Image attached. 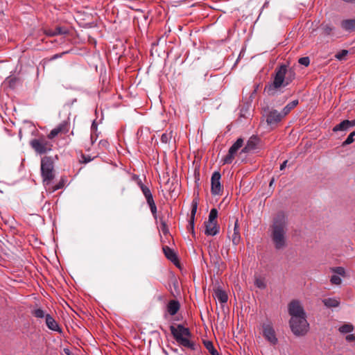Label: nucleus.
Instances as JSON below:
<instances>
[{"mask_svg": "<svg viewBox=\"0 0 355 355\" xmlns=\"http://www.w3.org/2000/svg\"><path fill=\"white\" fill-rule=\"evenodd\" d=\"M94 158H95V157H91V156H89V155H85L82 153L80 155V159H79V162L81 164H87V163L90 162L91 161H92Z\"/></svg>", "mask_w": 355, "mask_h": 355, "instance_id": "36", "label": "nucleus"}, {"mask_svg": "<svg viewBox=\"0 0 355 355\" xmlns=\"http://www.w3.org/2000/svg\"><path fill=\"white\" fill-rule=\"evenodd\" d=\"M31 148L40 155H44L51 150L53 144L47 137L41 136L30 141Z\"/></svg>", "mask_w": 355, "mask_h": 355, "instance_id": "6", "label": "nucleus"}, {"mask_svg": "<svg viewBox=\"0 0 355 355\" xmlns=\"http://www.w3.org/2000/svg\"><path fill=\"white\" fill-rule=\"evenodd\" d=\"M263 336L271 345H276L278 339L276 336L275 331L270 322L263 323L262 324Z\"/></svg>", "mask_w": 355, "mask_h": 355, "instance_id": "9", "label": "nucleus"}, {"mask_svg": "<svg viewBox=\"0 0 355 355\" xmlns=\"http://www.w3.org/2000/svg\"><path fill=\"white\" fill-rule=\"evenodd\" d=\"M322 303L327 308H336L340 305V301L334 297H329L322 300Z\"/></svg>", "mask_w": 355, "mask_h": 355, "instance_id": "22", "label": "nucleus"}, {"mask_svg": "<svg viewBox=\"0 0 355 355\" xmlns=\"http://www.w3.org/2000/svg\"><path fill=\"white\" fill-rule=\"evenodd\" d=\"M97 128V125L95 123V121L93 122L92 125V130H94V129H96Z\"/></svg>", "mask_w": 355, "mask_h": 355, "instance_id": "54", "label": "nucleus"}, {"mask_svg": "<svg viewBox=\"0 0 355 355\" xmlns=\"http://www.w3.org/2000/svg\"><path fill=\"white\" fill-rule=\"evenodd\" d=\"M136 176H137V175H135L133 176V179L137 182V178H136Z\"/></svg>", "mask_w": 355, "mask_h": 355, "instance_id": "56", "label": "nucleus"}, {"mask_svg": "<svg viewBox=\"0 0 355 355\" xmlns=\"http://www.w3.org/2000/svg\"><path fill=\"white\" fill-rule=\"evenodd\" d=\"M243 144V139L239 138L236 142L230 147L228 153L223 159V164H231L234 159V157L238 150L241 148Z\"/></svg>", "mask_w": 355, "mask_h": 355, "instance_id": "10", "label": "nucleus"}, {"mask_svg": "<svg viewBox=\"0 0 355 355\" xmlns=\"http://www.w3.org/2000/svg\"><path fill=\"white\" fill-rule=\"evenodd\" d=\"M170 329L171 334L180 345L192 350L195 349L194 343L189 339L191 333L188 328L184 327L182 324H178L177 327L171 325Z\"/></svg>", "mask_w": 355, "mask_h": 355, "instance_id": "3", "label": "nucleus"}, {"mask_svg": "<svg viewBox=\"0 0 355 355\" xmlns=\"http://www.w3.org/2000/svg\"><path fill=\"white\" fill-rule=\"evenodd\" d=\"M295 71L291 69L289 70L287 69L285 85H289L295 79Z\"/></svg>", "mask_w": 355, "mask_h": 355, "instance_id": "29", "label": "nucleus"}, {"mask_svg": "<svg viewBox=\"0 0 355 355\" xmlns=\"http://www.w3.org/2000/svg\"><path fill=\"white\" fill-rule=\"evenodd\" d=\"M70 123L67 121H64L60 123L56 128L60 130V133H67L69 131Z\"/></svg>", "mask_w": 355, "mask_h": 355, "instance_id": "27", "label": "nucleus"}, {"mask_svg": "<svg viewBox=\"0 0 355 355\" xmlns=\"http://www.w3.org/2000/svg\"><path fill=\"white\" fill-rule=\"evenodd\" d=\"M159 222H160V224H161V228H162V232L164 234H167L168 232V229L166 220L164 219L163 217H160L159 218Z\"/></svg>", "mask_w": 355, "mask_h": 355, "instance_id": "37", "label": "nucleus"}, {"mask_svg": "<svg viewBox=\"0 0 355 355\" xmlns=\"http://www.w3.org/2000/svg\"><path fill=\"white\" fill-rule=\"evenodd\" d=\"M341 27L347 31L355 30V19H345L342 21Z\"/></svg>", "mask_w": 355, "mask_h": 355, "instance_id": "21", "label": "nucleus"}, {"mask_svg": "<svg viewBox=\"0 0 355 355\" xmlns=\"http://www.w3.org/2000/svg\"><path fill=\"white\" fill-rule=\"evenodd\" d=\"M331 270L336 273V275H340L342 277L345 276V268L343 267H336L333 268Z\"/></svg>", "mask_w": 355, "mask_h": 355, "instance_id": "38", "label": "nucleus"}, {"mask_svg": "<svg viewBox=\"0 0 355 355\" xmlns=\"http://www.w3.org/2000/svg\"><path fill=\"white\" fill-rule=\"evenodd\" d=\"M141 191L144 194V196L146 198V202L150 201L151 200H153V194L150 190V189L146 186V187H141Z\"/></svg>", "mask_w": 355, "mask_h": 355, "instance_id": "28", "label": "nucleus"}, {"mask_svg": "<svg viewBox=\"0 0 355 355\" xmlns=\"http://www.w3.org/2000/svg\"><path fill=\"white\" fill-rule=\"evenodd\" d=\"M349 51L347 50L343 49L341 51L338 52L336 54L335 57L339 60H342L345 58V57L348 54Z\"/></svg>", "mask_w": 355, "mask_h": 355, "instance_id": "41", "label": "nucleus"}, {"mask_svg": "<svg viewBox=\"0 0 355 355\" xmlns=\"http://www.w3.org/2000/svg\"><path fill=\"white\" fill-rule=\"evenodd\" d=\"M299 103L298 100H294L287 104L281 112L284 116H286L295 107H296Z\"/></svg>", "mask_w": 355, "mask_h": 355, "instance_id": "25", "label": "nucleus"}, {"mask_svg": "<svg viewBox=\"0 0 355 355\" xmlns=\"http://www.w3.org/2000/svg\"><path fill=\"white\" fill-rule=\"evenodd\" d=\"M355 132H351L346 140L343 142V145L346 146L352 144L354 141Z\"/></svg>", "mask_w": 355, "mask_h": 355, "instance_id": "40", "label": "nucleus"}, {"mask_svg": "<svg viewBox=\"0 0 355 355\" xmlns=\"http://www.w3.org/2000/svg\"><path fill=\"white\" fill-rule=\"evenodd\" d=\"M266 122L268 125H276L284 118L282 112H279L277 110L272 109L269 110L266 115Z\"/></svg>", "mask_w": 355, "mask_h": 355, "instance_id": "13", "label": "nucleus"}, {"mask_svg": "<svg viewBox=\"0 0 355 355\" xmlns=\"http://www.w3.org/2000/svg\"><path fill=\"white\" fill-rule=\"evenodd\" d=\"M345 338L348 342H352L355 340V336L353 334L347 335Z\"/></svg>", "mask_w": 355, "mask_h": 355, "instance_id": "48", "label": "nucleus"}, {"mask_svg": "<svg viewBox=\"0 0 355 355\" xmlns=\"http://www.w3.org/2000/svg\"><path fill=\"white\" fill-rule=\"evenodd\" d=\"M173 286L175 287V289H177L178 288V282L177 280H175L174 282H173Z\"/></svg>", "mask_w": 355, "mask_h": 355, "instance_id": "55", "label": "nucleus"}, {"mask_svg": "<svg viewBox=\"0 0 355 355\" xmlns=\"http://www.w3.org/2000/svg\"><path fill=\"white\" fill-rule=\"evenodd\" d=\"M322 28L324 30V32L327 34V35H329L332 31L334 30V27H332L331 25L329 24H324L322 26Z\"/></svg>", "mask_w": 355, "mask_h": 355, "instance_id": "45", "label": "nucleus"}, {"mask_svg": "<svg viewBox=\"0 0 355 355\" xmlns=\"http://www.w3.org/2000/svg\"><path fill=\"white\" fill-rule=\"evenodd\" d=\"M287 162H288V161H287V160H286V161H284V162L280 165V170H281V171L284 170V169L286 168V164H287Z\"/></svg>", "mask_w": 355, "mask_h": 355, "instance_id": "50", "label": "nucleus"}, {"mask_svg": "<svg viewBox=\"0 0 355 355\" xmlns=\"http://www.w3.org/2000/svg\"><path fill=\"white\" fill-rule=\"evenodd\" d=\"M220 174L219 172L216 171L212 174L211 178V193L214 195H219L223 190V187L220 184Z\"/></svg>", "mask_w": 355, "mask_h": 355, "instance_id": "12", "label": "nucleus"}, {"mask_svg": "<svg viewBox=\"0 0 355 355\" xmlns=\"http://www.w3.org/2000/svg\"><path fill=\"white\" fill-rule=\"evenodd\" d=\"M148 205L150 207V209L151 213L155 218H157V207L155 203L154 200H151L150 201L147 202Z\"/></svg>", "mask_w": 355, "mask_h": 355, "instance_id": "34", "label": "nucleus"}, {"mask_svg": "<svg viewBox=\"0 0 355 355\" xmlns=\"http://www.w3.org/2000/svg\"><path fill=\"white\" fill-rule=\"evenodd\" d=\"M194 154V161L193 164L194 166V176H195V182L197 186V190H194V194H196L197 196L193 200L192 204H191V214L189 216V219L188 221V225L187 227V232L190 233L192 236L195 239L196 238V232L194 230V225H195V216L196 214L198 209V205L199 202L198 199V195H199V190L198 189V181L200 180V157L198 156V150L197 151H193Z\"/></svg>", "mask_w": 355, "mask_h": 355, "instance_id": "2", "label": "nucleus"}, {"mask_svg": "<svg viewBox=\"0 0 355 355\" xmlns=\"http://www.w3.org/2000/svg\"><path fill=\"white\" fill-rule=\"evenodd\" d=\"M99 146L104 148H107L108 146H109V143L106 140H101L99 141Z\"/></svg>", "mask_w": 355, "mask_h": 355, "instance_id": "47", "label": "nucleus"}, {"mask_svg": "<svg viewBox=\"0 0 355 355\" xmlns=\"http://www.w3.org/2000/svg\"><path fill=\"white\" fill-rule=\"evenodd\" d=\"M180 303L177 300H171L167 305V311L171 315H174L177 313L180 309Z\"/></svg>", "mask_w": 355, "mask_h": 355, "instance_id": "20", "label": "nucleus"}, {"mask_svg": "<svg viewBox=\"0 0 355 355\" xmlns=\"http://www.w3.org/2000/svg\"><path fill=\"white\" fill-rule=\"evenodd\" d=\"M60 132V130L57 129V128H53L50 133L48 135L47 138L49 139H52L55 137H56Z\"/></svg>", "mask_w": 355, "mask_h": 355, "instance_id": "44", "label": "nucleus"}, {"mask_svg": "<svg viewBox=\"0 0 355 355\" xmlns=\"http://www.w3.org/2000/svg\"><path fill=\"white\" fill-rule=\"evenodd\" d=\"M349 124H350V122H349V120H344L341 123H340L339 124L336 125L333 128V131L334 132H337V131H344V130H347L349 128Z\"/></svg>", "mask_w": 355, "mask_h": 355, "instance_id": "26", "label": "nucleus"}, {"mask_svg": "<svg viewBox=\"0 0 355 355\" xmlns=\"http://www.w3.org/2000/svg\"><path fill=\"white\" fill-rule=\"evenodd\" d=\"M254 284L257 287L261 289H263L266 286L264 280L261 278H256Z\"/></svg>", "mask_w": 355, "mask_h": 355, "instance_id": "39", "label": "nucleus"}, {"mask_svg": "<svg viewBox=\"0 0 355 355\" xmlns=\"http://www.w3.org/2000/svg\"><path fill=\"white\" fill-rule=\"evenodd\" d=\"M67 181V178L64 176H62V177H61L60 181L56 184L53 185L52 183H51V186H48L45 189L49 193H53L57 190L62 189L64 187Z\"/></svg>", "mask_w": 355, "mask_h": 355, "instance_id": "18", "label": "nucleus"}, {"mask_svg": "<svg viewBox=\"0 0 355 355\" xmlns=\"http://www.w3.org/2000/svg\"><path fill=\"white\" fill-rule=\"evenodd\" d=\"M46 324L49 329L55 331H61V329L60 328L57 322L54 320L53 317H51L49 314L46 315Z\"/></svg>", "mask_w": 355, "mask_h": 355, "instance_id": "19", "label": "nucleus"}, {"mask_svg": "<svg viewBox=\"0 0 355 355\" xmlns=\"http://www.w3.org/2000/svg\"><path fill=\"white\" fill-rule=\"evenodd\" d=\"M136 178H137V184H138V186L140 187L141 189V187H146V185L142 183V181L139 178V176H136Z\"/></svg>", "mask_w": 355, "mask_h": 355, "instance_id": "49", "label": "nucleus"}, {"mask_svg": "<svg viewBox=\"0 0 355 355\" xmlns=\"http://www.w3.org/2000/svg\"><path fill=\"white\" fill-rule=\"evenodd\" d=\"M22 85V80L20 77L15 76V74H10L8 76L2 83L4 89H9L10 90H15L18 87Z\"/></svg>", "mask_w": 355, "mask_h": 355, "instance_id": "11", "label": "nucleus"}, {"mask_svg": "<svg viewBox=\"0 0 355 355\" xmlns=\"http://www.w3.org/2000/svg\"><path fill=\"white\" fill-rule=\"evenodd\" d=\"M330 282L332 284L339 285L341 284L342 280L338 275H334L331 276Z\"/></svg>", "mask_w": 355, "mask_h": 355, "instance_id": "42", "label": "nucleus"}, {"mask_svg": "<svg viewBox=\"0 0 355 355\" xmlns=\"http://www.w3.org/2000/svg\"><path fill=\"white\" fill-rule=\"evenodd\" d=\"M68 51H64V52H62L61 53H57V54H55L53 55V56H51L50 58H49V61H53L55 59H58V58H60L61 57H62L63 55L67 53Z\"/></svg>", "mask_w": 355, "mask_h": 355, "instance_id": "46", "label": "nucleus"}, {"mask_svg": "<svg viewBox=\"0 0 355 355\" xmlns=\"http://www.w3.org/2000/svg\"><path fill=\"white\" fill-rule=\"evenodd\" d=\"M218 216V211L216 209L213 208L211 209L209 215V220L207 222L217 223L216 218Z\"/></svg>", "mask_w": 355, "mask_h": 355, "instance_id": "31", "label": "nucleus"}, {"mask_svg": "<svg viewBox=\"0 0 355 355\" xmlns=\"http://www.w3.org/2000/svg\"><path fill=\"white\" fill-rule=\"evenodd\" d=\"M47 35L49 36H55V35H52V33H54V30H49L46 32Z\"/></svg>", "mask_w": 355, "mask_h": 355, "instance_id": "51", "label": "nucleus"}, {"mask_svg": "<svg viewBox=\"0 0 355 355\" xmlns=\"http://www.w3.org/2000/svg\"><path fill=\"white\" fill-rule=\"evenodd\" d=\"M349 122H350V124L349 125V128L355 125V119L352 120V121H349Z\"/></svg>", "mask_w": 355, "mask_h": 355, "instance_id": "52", "label": "nucleus"}, {"mask_svg": "<svg viewBox=\"0 0 355 355\" xmlns=\"http://www.w3.org/2000/svg\"><path fill=\"white\" fill-rule=\"evenodd\" d=\"M287 231L286 216L283 211H279L273 218L270 227V239L276 250H283L287 246Z\"/></svg>", "mask_w": 355, "mask_h": 355, "instance_id": "1", "label": "nucleus"}, {"mask_svg": "<svg viewBox=\"0 0 355 355\" xmlns=\"http://www.w3.org/2000/svg\"><path fill=\"white\" fill-rule=\"evenodd\" d=\"M298 62L302 65L307 67L309 65L310 60L309 57H302L299 59Z\"/></svg>", "mask_w": 355, "mask_h": 355, "instance_id": "43", "label": "nucleus"}, {"mask_svg": "<svg viewBox=\"0 0 355 355\" xmlns=\"http://www.w3.org/2000/svg\"><path fill=\"white\" fill-rule=\"evenodd\" d=\"M306 318V316L297 318L293 322H292V320H290L291 329L295 336H304L308 331L309 323Z\"/></svg>", "mask_w": 355, "mask_h": 355, "instance_id": "7", "label": "nucleus"}, {"mask_svg": "<svg viewBox=\"0 0 355 355\" xmlns=\"http://www.w3.org/2000/svg\"><path fill=\"white\" fill-rule=\"evenodd\" d=\"M91 140H92V144H93L94 141H93V137L92 136H91Z\"/></svg>", "mask_w": 355, "mask_h": 355, "instance_id": "57", "label": "nucleus"}, {"mask_svg": "<svg viewBox=\"0 0 355 355\" xmlns=\"http://www.w3.org/2000/svg\"><path fill=\"white\" fill-rule=\"evenodd\" d=\"M259 141V139L257 136H252L248 141L245 146L241 150V153H247L254 150Z\"/></svg>", "mask_w": 355, "mask_h": 355, "instance_id": "15", "label": "nucleus"}, {"mask_svg": "<svg viewBox=\"0 0 355 355\" xmlns=\"http://www.w3.org/2000/svg\"><path fill=\"white\" fill-rule=\"evenodd\" d=\"M288 313L291 316V320H292V322H293L297 318L306 316L302 306L297 300H293L289 303Z\"/></svg>", "mask_w": 355, "mask_h": 355, "instance_id": "8", "label": "nucleus"}, {"mask_svg": "<svg viewBox=\"0 0 355 355\" xmlns=\"http://www.w3.org/2000/svg\"><path fill=\"white\" fill-rule=\"evenodd\" d=\"M68 33H69V31L67 28L61 27V26H57L54 29V33H52V35H67V34H68Z\"/></svg>", "mask_w": 355, "mask_h": 355, "instance_id": "35", "label": "nucleus"}, {"mask_svg": "<svg viewBox=\"0 0 355 355\" xmlns=\"http://www.w3.org/2000/svg\"><path fill=\"white\" fill-rule=\"evenodd\" d=\"M202 343L207 352L211 355H220L216 349L214 347L213 343L209 340H202Z\"/></svg>", "mask_w": 355, "mask_h": 355, "instance_id": "24", "label": "nucleus"}, {"mask_svg": "<svg viewBox=\"0 0 355 355\" xmlns=\"http://www.w3.org/2000/svg\"><path fill=\"white\" fill-rule=\"evenodd\" d=\"M240 239H241V236H240V233H239V228L238 222L236 221L234 224V232L232 235V241L233 244L234 245H238L239 243Z\"/></svg>", "mask_w": 355, "mask_h": 355, "instance_id": "23", "label": "nucleus"}, {"mask_svg": "<svg viewBox=\"0 0 355 355\" xmlns=\"http://www.w3.org/2000/svg\"><path fill=\"white\" fill-rule=\"evenodd\" d=\"M341 333L347 334L353 331V326L350 324H345L339 328Z\"/></svg>", "mask_w": 355, "mask_h": 355, "instance_id": "33", "label": "nucleus"}, {"mask_svg": "<svg viewBox=\"0 0 355 355\" xmlns=\"http://www.w3.org/2000/svg\"><path fill=\"white\" fill-rule=\"evenodd\" d=\"M274 182H275V179H274V178H272L271 179V180L270 181L269 187H271L273 185Z\"/></svg>", "mask_w": 355, "mask_h": 355, "instance_id": "53", "label": "nucleus"}, {"mask_svg": "<svg viewBox=\"0 0 355 355\" xmlns=\"http://www.w3.org/2000/svg\"><path fill=\"white\" fill-rule=\"evenodd\" d=\"M163 252L164 253V255L166 257L170 260L172 263H173L175 266H180L179 260L178 258L177 254L175 253L173 250L170 248L168 246H164L163 247Z\"/></svg>", "mask_w": 355, "mask_h": 355, "instance_id": "14", "label": "nucleus"}, {"mask_svg": "<svg viewBox=\"0 0 355 355\" xmlns=\"http://www.w3.org/2000/svg\"><path fill=\"white\" fill-rule=\"evenodd\" d=\"M31 313L33 315H34L37 318H43L44 317L46 318V315L45 314V312L40 308L32 311Z\"/></svg>", "mask_w": 355, "mask_h": 355, "instance_id": "32", "label": "nucleus"}, {"mask_svg": "<svg viewBox=\"0 0 355 355\" xmlns=\"http://www.w3.org/2000/svg\"><path fill=\"white\" fill-rule=\"evenodd\" d=\"M286 73L287 67L284 64L281 65L279 68L275 69V76L273 82L265 87L264 90L267 92L268 95L275 96L278 89L281 87L287 86L285 85Z\"/></svg>", "mask_w": 355, "mask_h": 355, "instance_id": "4", "label": "nucleus"}, {"mask_svg": "<svg viewBox=\"0 0 355 355\" xmlns=\"http://www.w3.org/2000/svg\"><path fill=\"white\" fill-rule=\"evenodd\" d=\"M172 131H170V132H166L164 133H163L161 136V141L164 144H167L168 143L171 139H172Z\"/></svg>", "mask_w": 355, "mask_h": 355, "instance_id": "30", "label": "nucleus"}, {"mask_svg": "<svg viewBox=\"0 0 355 355\" xmlns=\"http://www.w3.org/2000/svg\"><path fill=\"white\" fill-rule=\"evenodd\" d=\"M41 176L44 187L51 186L55 178L54 165L51 157L45 156L41 159Z\"/></svg>", "mask_w": 355, "mask_h": 355, "instance_id": "5", "label": "nucleus"}, {"mask_svg": "<svg viewBox=\"0 0 355 355\" xmlns=\"http://www.w3.org/2000/svg\"><path fill=\"white\" fill-rule=\"evenodd\" d=\"M205 234L208 236H215L219 232V226L217 223L205 222Z\"/></svg>", "mask_w": 355, "mask_h": 355, "instance_id": "16", "label": "nucleus"}, {"mask_svg": "<svg viewBox=\"0 0 355 355\" xmlns=\"http://www.w3.org/2000/svg\"><path fill=\"white\" fill-rule=\"evenodd\" d=\"M213 295L221 304L227 303L228 300V295L227 293L219 288L214 291Z\"/></svg>", "mask_w": 355, "mask_h": 355, "instance_id": "17", "label": "nucleus"}]
</instances>
